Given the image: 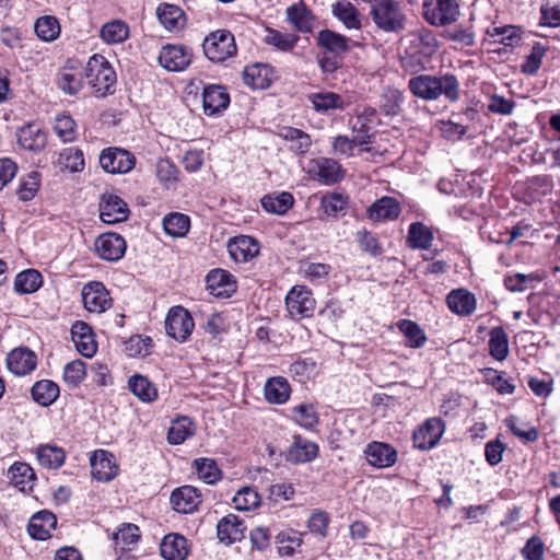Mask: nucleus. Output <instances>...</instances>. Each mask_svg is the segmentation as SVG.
Segmentation results:
<instances>
[{"mask_svg":"<svg viewBox=\"0 0 560 560\" xmlns=\"http://www.w3.org/2000/svg\"><path fill=\"white\" fill-rule=\"evenodd\" d=\"M411 93L422 100L433 101L444 96L450 102L459 98V82L453 74L431 75L420 74L409 80Z\"/></svg>","mask_w":560,"mask_h":560,"instance_id":"1","label":"nucleus"},{"mask_svg":"<svg viewBox=\"0 0 560 560\" xmlns=\"http://www.w3.org/2000/svg\"><path fill=\"white\" fill-rule=\"evenodd\" d=\"M88 84L97 97L114 93L117 81L116 73L105 57L92 56L85 68Z\"/></svg>","mask_w":560,"mask_h":560,"instance_id":"2","label":"nucleus"},{"mask_svg":"<svg viewBox=\"0 0 560 560\" xmlns=\"http://www.w3.org/2000/svg\"><path fill=\"white\" fill-rule=\"evenodd\" d=\"M377 28L385 33H400L406 27L407 16L396 0H376L370 12Z\"/></svg>","mask_w":560,"mask_h":560,"instance_id":"3","label":"nucleus"},{"mask_svg":"<svg viewBox=\"0 0 560 560\" xmlns=\"http://www.w3.org/2000/svg\"><path fill=\"white\" fill-rule=\"evenodd\" d=\"M459 4L456 0H423V19L432 26H446L459 18Z\"/></svg>","mask_w":560,"mask_h":560,"instance_id":"4","label":"nucleus"},{"mask_svg":"<svg viewBox=\"0 0 560 560\" xmlns=\"http://www.w3.org/2000/svg\"><path fill=\"white\" fill-rule=\"evenodd\" d=\"M206 57L213 62H223L236 54L233 34L226 30L210 33L202 44Z\"/></svg>","mask_w":560,"mask_h":560,"instance_id":"5","label":"nucleus"},{"mask_svg":"<svg viewBox=\"0 0 560 560\" xmlns=\"http://www.w3.org/2000/svg\"><path fill=\"white\" fill-rule=\"evenodd\" d=\"M194 327V319L186 308L179 305L170 308L165 319V330L171 338L184 342L191 335Z\"/></svg>","mask_w":560,"mask_h":560,"instance_id":"6","label":"nucleus"},{"mask_svg":"<svg viewBox=\"0 0 560 560\" xmlns=\"http://www.w3.org/2000/svg\"><path fill=\"white\" fill-rule=\"evenodd\" d=\"M100 164L107 173L125 174L135 167L136 158L127 150L108 148L102 151L100 155Z\"/></svg>","mask_w":560,"mask_h":560,"instance_id":"7","label":"nucleus"},{"mask_svg":"<svg viewBox=\"0 0 560 560\" xmlns=\"http://www.w3.org/2000/svg\"><path fill=\"white\" fill-rule=\"evenodd\" d=\"M285 305L292 318H303L312 315L315 301L306 287L295 285L288 293Z\"/></svg>","mask_w":560,"mask_h":560,"instance_id":"8","label":"nucleus"},{"mask_svg":"<svg viewBox=\"0 0 560 560\" xmlns=\"http://www.w3.org/2000/svg\"><path fill=\"white\" fill-rule=\"evenodd\" d=\"M84 307L91 313H103L112 306V298L102 282L91 281L82 289Z\"/></svg>","mask_w":560,"mask_h":560,"instance_id":"9","label":"nucleus"},{"mask_svg":"<svg viewBox=\"0 0 560 560\" xmlns=\"http://www.w3.org/2000/svg\"><path fill=\"white\" fill-rule=\"evenodd\" d=\"M308 173L319 182L331 185L340 182L345 176L341 165L332 159L318 158L308 163Z\"/></svg>","mask_w":560,"mask_h":560,"instance_id":"10","label":"nucleus"},{"mask_svg":"<svg viewBox=\"0 0 560 560\" xmlns=\"http://www.w3.org/2000/svg\"><path fill=\"white\" fill-rule=\"evenodd\" d=\"M191 58L190 49L180 45L168 44L162 47L159 62L168 71H183L189 66Z\"/></svg>","mask_w":560,"mask_h":560,"instance_id":"11","label":"nucleus"},{"mask_svg":"<svg viewBox=\"0 0 560 560\" xmlns=\"http://www.w3.org/2000/svg\"><path fill=\"white\" fill-rule=\"evenodd\" d=\"M129 208L117 195L109 194L102 197L100 217L104 223L115 224L128 219Z\"/></svg>","mask_w":560,"mask_h":560,"instance_id":"12","label":"nucleus"},{"mask_svg":"<svg viewBox=\"0 0 560 560\" xmlns=\"http://www.w3.org/2000/svg\"><path fill=\"white\" fill-rule=\"evenodd\" d=\"M95 250L102 259L117 261L126 252V242L117 233H105L96 238Z\"/></svg>","mask_w":560,"mask_h":560,"instance_id":"13","label":"nucleus"},{"mask_svg":"<svg viewBox=\"0 0 560 560\" xmlns=\"http://www.w3.org/2000/svg\"><path fill=\"white\" fill-rule=\"evenodd\" d=\"M207 289L217 298H230L237 289L233 275L224 269H213L206 277Z\"/></svg>","mask_w":560,"mask_h":560,"instance_id":"14","label":"nucleus"},{"mask_svg":"<svg viewBox=\"0 0 560 560\" xmlns=\"http://www.w3.org/2000/svg\"><path fill=\"white\" fill-rule=\"evenodd\" d=\"M444 432V424L438 418H431L425 421L413 433V444L419 450H430L436 445Z\"/></svg>","mask_w":560,"mask_h":560,"instance_id":"15","label":"nucleus"},{"mask_svg":"<svg viewBox=\"0 0 560 560\" xmlns=\"http://www.w3.org/2000/svg\"><path fill=\"white\" fill-rule=\"evenodd\" d=\"M91 474L98 481L112 480L118 471L114 455L105 450H97L90 458Z\"/></svg>","mask_w":560,"mask_h":560,"instance_id":"16","label":"nucleus"},{"mask_svg":"<svg viewBox=\"0 0 560 560\" xmlns=\"http://www.w3.org/2000/svg\"><path fill=\"white\" fill-rule=\"evenodd\" d=\"M364 454L369 464L377 468L390 467L397 460L396 450L392 445L383 442H372L368 444Z\"/></svg>","mask_w":560,"mask_h":560,"instance_id":"17","label":"nucleus"},{"mask_svg":"<svg viewBox=\"0 0 560 560\" xmlns=\"http://www.w3.org/2000/svg\"><path fill=\"white\" fill-rule=\"evenodd\" d=\"M202 104L207 115H215L228 108L230 95L224 86L210 84L203 89Z\"/></svg>","mask_w":560,"mask_h":560,"instance_id":"18","label":"nucleus"},{"mask_svg":"<svg viewBox=\"0 0 560 560\" xmlns=\"http://www.w3.org/2000/svg\"><path fill=\"white\" fill-rule=\"evenodd\" d=\"M85 72L75 67H65L59 70L56 77L58 89L67 95H77L84 85Z\"/></svg>","mask_w":560,"mask_h":560,"instance_id":"19","label":"nucleus"},{"mask_svg":"<svg viewBox=\"0 0 560 560\" xmlns=\"http://www.w3.org/2000/svg\"><path fill=\"white\" fill-rule=\"evenodd\" d=\"M37 364L36 354L27 348L13 349L7 358L8 369L15 375L31 373Z\"/></svg>","mask_w":560,"mask_h":560,"instance_id":"20","label":"nucleus"},{"mask_svg":"<svg viewBox=\"0 0 560 560\" xmlns=\"http://www.w3.org/2000/svg\"><path fill=\"white\" fill-rule=\"evenodd\" d=\"M228 250L235 261L245 262L258 255L259 244L250 236L241 235L229 241Z\"/></svg>","mask_w":560,"mask_h":560,"instance_id":"21","label":"nucleus"},{"mask_svg":"<svg viewBox=\"0 0 560 560\" xmlns=\"http://www.w3.org/2000/svg\"><path fill=\"white\" fill-rule=\"evenodd\" d=\"M72 340L77 350L84 357L91 358L96 352L97 346L91 327L83 322H75L71 328Z\"/></svg>","mask_w":560,"mask_h":560,"instance_id":"22","label":"nucleus"},{"mask_svg":"<svg viewBox=\"0 0 560 560\" xmlns=\"http://www.w3.org/2000/svg\"><path fill=\"white\" fill-rule=\"evenodd\" d=\"M171 503L180 513H191L201 503L200 493L191 486H184L171 494Z\"/></svg>","mask_w":560,"mask_h":560,"instance_id":"23","label":"nucleus"},{"mask_svg":"<svg viewBox=\"0 0 560 560\" xmlns=\"http://www.w3.org/2000/svg\"><path fill=\"white\" fill-rule=\"evenodd\" d=\"M243 80L246 85L253 89H267L273 80V70L270 66L255 63L247 66L243 72Z\"/></svg>","mask_w":560,"mask_h":560,"instance_id":"24","label":"nucleus"},{"mask_svg":"<svg viewBox=\"0 0 560 560\" xmlns=\"http://www.w3.org/2000/svg\"><path fill=\"white\" fill-rule=\"evenodd\" d=\"M57 525V517L49 511L43 510L33 515L28 523L30 535L38 540H45Z\"/></svg>","mask_w":560,"mask_h":560,"instance_id":"25","label":"nucleus"},{"mask_svg":"<svg viewBox=\"0 0 560 560\" xmlns=\"http://www.w3.org/2000/svg\"><path fill=\"white\" fill-rule=\"evenodd\" d=\"M245 529L243 522L234 514L224 516L217 526L219 539L226 544L242 540Z\"/></svg>","mask_w":560,"mask_h":560,"instance_id":"26","label":"nucleus"},{"mask_svg":"<svg viewBox=\"0 0 560 560\" xmlns=\"http://www.w3.org/2000/svg\"><path fill=\"white\" fill-rule=\"evenodd\" d=\"M160 552L165 560H185L188 556L187 540L179 534H168L160 545Z\"/></svg>","mask_w":560,"mask_h":560,"instance_id":"27","label":"nucleus"},{"mask_svg":"<svg viewBox=\"0 0 560 560\" xmlns=\"http://www.w3.org/2000/svg\"><path fill=\"white\" fill-rule=\"evenodd\" d=\"M448 308L460 316L470 315L476 310V299L466 289L452 290L446 296Z\"/></svg>","mask_w":560,"mask_h":560,"instance_id":"28","label":"nucleus"},{"mask_svg":"<svg viewBox=\"0 0 560 560\" xmlns=\"http://www.w3.org/2000/svg\"><path fill=\"white\" fill-rule=\"evenodd\" d=\"M400 212V205L393 197H383L368 209L369 218L375 222L394 220L399 217Z\"/></svg>","mask_w":560,"mask_h":560,"instance_id":"29","label":"nucleus"},{"mask_svg":"<svg viewBox=\"0 0 560 560\" xmlns=\"http://www.w3.org/2000/svg\"><path fill=\"white\" fill-rule=\"evenodd\" d=\"M331 12L348 30L361 28V14L351 2L339 0L332 4Z\"/></svg>","mask_w":560,"mask_h":560,"instance_id":"30","label":"nucleus"},{"mask_svg":"<svg viewBox=\"0 0 560 560\" xmlns=\"http://www.w3.org/2000/svg\"><path fill=\"white\" fill-rule=\"evenodd\" d=\"M18 140L20 145L26 150L40 151L46 145L47 136L40 128L27 125L19 130Z\"/></svg>","mask_w":560,"mask_h":560,"instance_id":"31","label":"nucleus"},{"mask_svg":"<svg viewBox=\"0 0 560 560\" xmlns=\"http://www.w3.org/2000/svg\"><path fill=\"white\" fill-rule=\"evenodd\" d=\"M318 455V446L301 436H294V442L289 451V458L294 463H308Z\"/></svg>","mask_w":560,"mask_h":560,"instance_id":"32","label":"nucleus"},{"mask_svg":"<svg viewBox=\"0 0 560 560\" xmlns=\"http://www.w3.org/2000/svg\"><path fill=\"white\" fill-rule=\"evenodd\" d=\"M59 386L50 380L38 381L31 389L33 399L44 407L54 404L59 397Z\"/></svg>","mask_w":560,"mask_h":560,"instance_id":"33","label":"nucleus"},{"mask_svg":"<svg viewBox=\"0 0 560 560\" xmlns=\"http://www.w3.org/2000/svg\"><path fill=\"white\" fill-rule=\"evenodd\" d=\"M279 137L289 141L290 150L294 151L298 154L306 153L312 144L311 137L296 128L293 127H281L278 132Z\"/></svg>","mask_w":560,"mask_h":560,"instance_id":"34","label":"nucleus"},{"mask_svg":"<svg viewBox=\"0 0 560 560\" xmlns=\"http://www.w3.org/2000/svg\"><path fill=\"white\" fill-rule=\"evenodd\" d=\"M264 392L268 402L281 405L289 399L291 389L288 381L279 376L268 380Z\"/></svg>","mask_w":560,"mask_h":560,"instance_id":"35","label":"nucleus"},{"mask_svg":"<svg viewBox=\"0 0 560 560\" xmlns=\"http://www.w3.org/2000/svg\"><path fill=\"white\" fill-rule=\"evenodd\" d=\"M307 98L317 112L343 109L347 106L343 97L334 92L311 93Z\"/></svg>","mask_w":560,"mask_h":560,"instance_id":"36","label":"nucleus"},{"mask_svg":"<svg viewBox=\"0 0 560 560\" xmlns=\"http://www.w3.org/2000/svg\"><path fill=\"white\" fill-rule=\"evenodd\" d=\"M298 40L299 36L292 33H281L270 27H266L264 31L262 42L281 51L292 50Z\"/></svg>","mask_w":560,"mask_h":560,"instance_id":"37","label":"nucleus"},{"mask_svg":"<svg viewBox=\"0 0 560 560\" xmlns=\"http://www.w3.org/2000/svg\"><path fill=\"white\" fill-rule=\"evenodd\" d=\"M318 46L338 56L348 50V38L330 30H323L317 35Z\"/></svg>","mask_w":560,"mask_h":560,"instance_id":"38","label":"nucleus"},{"mask_svg":"<svg viewBox=\"0 0 560 560\" xmlns=\"http://www.w3.org/2000/svg\"><path fill=\"white\" fill-rule=\"evenodd\" d=\"M11 482L22 491L31 490L35 480L33 468L26 463H14L9 471Z\"/></svg>","mask_w":560,"mask_h":560,"instance_id":"39","label":"nucleus"},{"mask_svg":"<svg viewBox=\"0 0 560 560\" xmlns=\"http://www.w3.org/2000/svg\"><path fill=\"white\" fill-rule=\"evenodd\" d=\"M293 203V196L287 191L266 195L261 199V206L267 212L279 215L287 213V211L292 208Z\"/></svg>","mask_w":560,"mask_h":560,"instance_id":"40","label":"nucleus"},{"mask_svg":"<svg viewBox=\"0 0 560 560\" xmlns=\"http://www.w3.org/2000/svg\"><path fill=\"white\" fill-rule=\"evenodd\" d=\"M520 28L513 25H506L501 27H494L492 30V54H501V47H494L497 45H503L506 47H512L514 44L518 43Z\"/></svg>","mask_w":560,"mask_h":560,"instance_id":"41","label":"nucleus"},{"mask_svg":"<svg viewBox=\"0 0 560 560\" xmlns=\"http://www.w3.org/2000/svg\"><path fill=\"white\" fill-rule=\"evenodd\" d=\"M128 386L132 394L144 402H151L158 397V389L145 376H131Z\"/></svg>","mask_w":560,"mask_h":560,"instance_id":"42","label":"nucleus"},{"mask_svg":"<svg viewBox=\"0 0 560 560\" xmlns=\"http://www.w3.org/2000/svg\"><path fill=\"white\" fill-rule=\"evenodd\" d=\"M159 21L167 31L178 30L184 24V12L177 5L163 4L156 11Z\"/></svg>","mask_w":560,"mask_h":560,"instance_id":"43","label":"nucleus"},{"mask_svg":"<svg viewBox=\"0 0 560 560\" xmlns=\"http://www.w3.org/2000/svg\"><path fill=\"white\" fill-rule=\"evenodd\" d=\"M194 432L192 421L187 417H180L172 422L167 432V441L170 444L178 445L191 436Z\"/></svg>","mask_w":560,"mask_h":560,"instance_id":"44","label":"nucleus"},{"mask_svg":"<svg viewBox=\"0 0 560 560\" xmlns=\"http://www.w3.org/2000/svg\"><path fill=\"white\" fill-rule=\"evenodd\" d=\"M433 234L430 229L421 222L410 224L407 242L410 247L427 249L431 246Z\"/></svg>","mask_w":560,"mask_h":560,"instance_id":"45","label":"nucleus"},{"mask_svg":"<svg viewBox=\"0 0 560 560\" xmlns=\"http://www.w3.org/2000/svg\"><path fill=\"white\" fill-rule=\"evenodd\" d=\"M287 18L299 32L310 33L313 28V16L303 4L289 7L287 9Z\"/></svg>","mask_w":560,"mask_h":560,"instance_id":"46","label":"nucleus"},{"mask_svg":"<svg viewBox=\"0 0 560 560\" xmlns=\"http://www.w3.org/2000/svg\"><path fill=\"white\" fill-rule=\"evenodd\" d=\"M163 228L165 233L172 237H183L189 231L190 219L184 213H170L163 220Z\"/></svg>","mask_w":560,"mask_h":560,"instance_id":"47","label":"nucleus"},{"mask_svg":"<svg viewBox=\"0 0 560 560\" xmlns=\"http://www.w3.org/2000/svg\"><path fill=\"white\" fill-rule=\"evenodd\" d=\"M36 454L39 464L49 469L59 468L66 458V454L62 448L51 445L39 446Z\"/></svg>","mask_w":560,"mask_h":560,"instance_id":"48","label":"nucleus"},{"mask_svg":"<svg viewBox=\"0 0 560 560\" xmlns=\"http://www.w3.org/2000/svg\"><path fill=\"white\" fill-rule=\"evenodd\" d=\"M57 163L60 168L68 170L72 173L82 172L85 165L83 152L72 147L60 152Z\"/></svg>","mask_w":560,"mask_h":560,"instance_id":"49","label":"nucleus"},{"mask_svg":"<svg viewBox=\"0 0 560 560\" xmlns=\"http://www.w3.org/2000/svg\"><path fill=\"white\" fill-rule=\"evenodd\" d=\"M40 285L42 275L34 269L20 272L14 280L15 291L23 294L33 293L38 290Z\"/></svg>","mask_w":560,"mask_h":560,"instance_id":"50","label":"nucleus"},{"mask_svg":"<svg viewBox=\"0 0 560 560\" xmlns=\"http://www.w3.org/2000/svg\"><path fill=\"white\" fill-rule=\"evenodd\" d=\"M128 35L129 27L120 20L108 22L101 28V37L108 44L122 43L128 38Z\"/></svg>","mask_w":560,"mask_h":560,"instance_id":"51","label":"nucleus"},{"mask_svg":"<svg viewBox=\"0 0 560 560\" xmlns=\"http://www.w3.org/2000/svg\"><path fill=\"white\" fill-rule=\"evenodd\" d=\"M194 468L198 477L208 485H213L221 478V470L219 469L214 459L211 458H197L194 460Z\"/></svg>","mask_w":560,"mask_h":560,"instance_id":"52","label":"nucleus"},{"mask_svg":"<svg viewBox=\"0 0 560 560\" xmlns=\"http://www.w3.org/2000/svg\"><path fill=\"white\" fill-rule=\"evenodd\" d=\"M35 32L37 36L45 42L55 40L60 34L58 20L51 15L40 16L35 22Z\"/></svg>","mask_w":560,"mask_h":560,"instance_id":"53","label":"nucleus"},{"mask_svg":"<svg viewBox=\"0 0 560 560\" xmlns=\"http://www.w3.org/2000/svg\"><path fill=\"white\" fill-rule=\"evenodd\" d=\"M398 328L406 337L407 346L420 348L424 345L427 337L420 326L415 322L402 319L398 323Z\"/></svg>","mask_w":560,"mask_h":560,"instance_id":"54","label":"nucleus"},{"mask_svg":"<svg viewBox=\"0 0 560 560\" xmlns=\"http://www.w3.org/2000/svg\"><path fill=\"white\" fill-rule=\"evenodd\" d=\"M292 413L295 422L307 430L314 429L318 423V413L312 404H300L293 408Z\"/></svg>","mask_w":560,"mask_h":560,"instance_id":"55","label":"nucleus"},{"mask_svg":"<svg viewBox=\"0 0 560 560\" xmlns=\"http://www.w3.org/2000/svg\"><path fill=\"white\" fill-rule=\"evenodd\" d=\"M402 93L394 88H386L381 96L380 106L387 116H395L400 112Z\"/></svg>","mask_w":560,"mask_h":560,"instance_id":"56","label":"nucleus"},{"mask_svg":"<svg viewBox=\"0 0 560 560\" xmlns=\"http://www.w3.org/2000/svg\"><path fill=\"white\" fill-rule=\"evenodd\" d=\"M40 187V174L38 172H31L21 179L20 186L16 190L18 197L22 201L32 200L38 192Z\"/></svg>","mask_w":560,"mask_h":560,"instance_id":"57","label":"nucleus"},{"mask_svg":"<svg viewBox=\"0 0 560 560\" xmlns=\"http://www.w3.org/2000/svg\"><path fill=\"white\" fill-rule=\"evenodd\" d=\"M233 502L237 510L249 511L256 509L260 504V497L255 489L244 487L234 495Z\"/></svg>","mask_w":560,"mask_h":560,"instance_id":"58","label":"nucleus"},{"mask_svg":"<svg viewBox=\"0 0 560 560\" xmlns=\"http://www.w3.org/2000/svg\"><path fill=\"white\" fill-rule=\"evenodd\" d=\"M411 46L419 48L420 52L430 55L436 47V39L431 31L421 28L410 34Z\"/></svg>","mask_w":560,"mask_h":560,"instance_id":"59","label":"nucleus"},{"mask_svg":"<svg viewBox=\"0 0 560 560\" xmlns=\"http://www.w3.org/2000/svg\"><path fill=\"white\" fill-rule=\"evenodd\" d=\"M54 130L63 142L75 140V122L69 115H60L55 118Z\"/></svg>","mask_w":560,"mask_h":560,"instance_id":"60","label":"nucleus"},{"mask_svg":"<svg viewBox=\"0 0 560 560\" xmlns=\"http://www.w3.org/2000/svg\"><path fill=\"white\" fill-rule=\"evenodd\" d=\"M303 534L293 529L284 530L278 534L277 539L280 544L279 552L285 556H292L295 547L302 545Z\"/></svg>","mask_w":560,"mask_h":560,"instance_id":"61","label":"nucleus"},{"mask_svg":"<svg viewBox=\"0 0 560 560\" xmlns=\"http://www.w3.org/2000/svg\"><path fill=\"white\" fill-rule=\"evenodd\" d=\"M509 354V338L502 327L492 328V358L503 361Z\"/></svg>","mask_w":560,"mask_h":560,"instance_id":"62","label":"nucleus"},{"mask_svg":"<svg viewBox=\"0 0 560 560\" xmlns=\"http://www.w3.org/2000/svg\"><path fill=\"white\" fill-rule=\"evenodd\" d=\"M505 423L508 428L513 432L517 438L526 441V442H535L538 439V431L529 427L525 423H520L518 419L514 416H511L505 419Z\"/></svg>","mask_w":560,"mask_h":560,"instance_id":"63","label":"nucleus"},{"mask_svg":"<svg viewBox=\"0 0 560 560\" xmlns=\"http://www.w3.org/2000/svg\"><path fill=\"white\" fill-rule=\"evenodd\" d=\"M140 538L139 527L135 524H124L117 533L114 534V540L116 545H122L124 549L126 546L136 544Z\"/></svg>","mask_w":560,"mask_h":560,"instance_id":"64","label":"nucleus"}]
</instances>
